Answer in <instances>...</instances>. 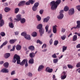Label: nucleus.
Returning a JSON list of instances; mask_svg holds the SVG:
<instances>
[{
    "label": "nucleus",
    "instance_id": "obj_47",
    "mask_svg": "<svg viewBox=\"0 0 80 80\" xmlns=\"http://www.w3.org/2000/svg\"><path fill=\"white\" fill-rule=\"evenodd\" d=\"M68 67L69 68H73V66H72V65H68Z\"/></svg>",
    "mask_w": 80,
    "mask_h": 80
},
{
    "label": "nucleus",
    "instance_id": "obj_6",
    "mask_svg": "<svg viewBox=\"0 0 80 80\" xmlns=\"http://www.w3.org/2000/svg\"><path fill=\"white\" fill-rule=\"evenodd\" d=\"M39 32L40 34L41 37H42V35L44 33V29L43 28H42V29H40L39 30Z\"/></svg>",
    "mask_w": 80,
    "mask_h": 80
},
{
    "label": "nucleus",
    "instance_id": "obj_42",
    "mask_svg": "<svg viewBox=\"0 0 80 80\" xmlns=\"http://www.w3.org/2000/svg\"><path fill=\"white\" fill-rule=\"evenodd\" d=\"M58 59L57 58V59H54L53 60V62L54 63H57V62H58Z\"/></svg>",
    "mask_w": 80,
    "mask_h": 80
},
{
    "label": "nucleus",
    "instance_id": "obj_59",
    "mask_svg": "<svg viewBox=\"0 0 80 80\" xmlns=\"http://www.w3.org/2000/svg\"><path fill=\"white\" fill-rule=\"evenodd\" d=\"M74 34L78 35L79 37H80V33H78L77 32H75L74 33Z\"/></svg>",
    "mask_w": 80,
    "mask_h": 80
},
{
    "label": "nucleus",
    "instance_id": "obj_12",
    "mask_svg": "<svg viewBox=\"0 0 80 80\" xmlns=\"http://www.w3.org/2000/svg\"><path fill=\"white\" fill-rule=\"evenodd\" d=\"M43 27V25L42 24H39L37 26V28L38 29H39L40 30V29H41L42 28H42Z\"/></svg>",
    "mask_w": 80,
    "mask_h": 80
},
{
    "label": "nucleus",
    "instance_id": "obj_17",
    "mask_svg": "<svg viewBox=\"0 0 80 80\" xmlns=\"http://www.w3.org/2000/svg\"><path fill=\"white\" fill-rule=\"evenodd\" d=\"M17 40V39H11L10 40L9 43H10L11 44H13Z\"/></svg>",
    "mask_w": 80,
    "mask_h": 80
},
{
    "label": "nucleus",
    "instance_id": "obj_23",
    "mask_svg": "<svg viewBox=\"0 0 80 80\" xmlns=\"http://www.w3.org/2000/svg\"><path fill=\"white\" fill-rule=\"evenodd\" d=\"M26 60V59H23V61L21 62V63L20 62V63L19 64L20 65H22V66H23L24 65V64L25 63V61Z\"/></svg>",
    "mask_w": 80,
    "mask_h": 80
},
{
    "label": "nucleus",
    "instance_id": "obj_2",
    "mask_svg": "<svg viewBox=\"0 0 80 80\" xmlns=\"http://www.w3.org/2000/svg\"><path fill=\"white\" fill-rule=\"evenodd\" d=\"M17 60V64H20V57L17 54H16L13 57L12 62L13 63H16Z\"/></svg>",
    "mask_w": 80,
    "mask_h": 80
},
{
    "label": "nucleus",
    "instance_id": "obj_16",
    "mask_svg": "<svg viewBox=\"0 0 80 80\" xmlns=\"http://www.w3.org/2000/svg\"><path fill=\"white\" fill-rule=\"evenodd\" d=\"M45 29L46 30V32H48V33H50L51 32V31L49 30L48 31V25L46 26Z\"/></svg>",
    "mask_w": 80,
    "mask_h": 80
},
{
    "label": "nucleus",
    "instance_id": "obj_7",
    "mask_svg": "<svg viewBox=\"0 0 80 80\" xmlns=\"http://www.w3.org/2000/svg\"><path fill=\"white\" fill-rule=\"evenodd\" d=\"M49 20H50V17L48 16L46 18H45L43 19V22L47 23Z\"/></svg>",
    "mask_w": 80,
    "mask_h": 80
},
{
    "label": "nucleus",
    "instance_id": "obj_36",
    "mask_svg": "<svg viewBox=\"0 0 80 80\" xmlns=\"http://www.w3.org/2000/svg\"><path fill=\"white\" fill-rule=\"evenodd\" d=\"M25 63H24L25 64V67H28V60H27L26 59Z\"/></svg>",
    "mask_w": 80,
    "mask_h": 80
},
{
    "label": "nucleus",
    "instance_id": "obj_21",
    "mask_svg": "<svg viewBox=\"0 0 80 80\" xmlns=\"http://www.w3.org/2000/svg\"><path fill=\"white\" fill-rule=\"evenodd\" d=\"M10 10H11L10 8L8 7H6L4 8V11L5 12H9V11H10Z\"/></svg>",
    "mask_w": 80,
    "mask_h": 80
},
{
    "label": "nucleus",
    "instance_id": "obj_5",
    "mask_svg": "<svg viewBox=\"0 0 80 80\" xmlns=\"http://www.w3.org/2000/svg\"><path fill=\"white\" fill-rule=\"evenodd\" d=\"M26 2L25 1H22L20 2L18 4V6H23L25 4Z\"/></svg>",
    "mask_w": 80,
    "mask_h": 80
},
{
    "label": "nucleus",
    "instance_id": "obj_44",
    "mask_svg": "<svg viewBox=\"0 0 80 80\" xmlns=\"http://www.w3.org/2000/svg\"><path fill=\"white\" fill-rule=\"evenodd\" d=\"M52 57L54 58H57V55H56V54L54 53V54L52 55Z\"/></svg>",
    "mask_w": 80,
    "mask_h": 80
},
{
    "label": "nucleus",
    "instance_id": "obj_43",
    "mask_svg": "<svg viewBox=\"0 0 80 80\" xmlns=\"http://www.w3.org/2000/svg\"><path fill=\"white\" fill-rule=\"evenodd\" d=\"M67 77V75H63L61 77V79L62 80H64V79H65Z\"/></svg>",
    "mask_w": 80,
    "mask_h": 80
},
{
    "label": "nucleus",
    "instance_id": "obj_24",
    "mask_svg": "<svg viewBox=\"0 0 80 80\" xmlns=\"http://www.w3.org/2000/svg\"><path fill=\"white\" fill-rule=\"evenodd\" d=\"M9 27L11 28H13L14 27V25L12 23L9 22Z\"/></svg>",
    "mask_w": 80,
    "mask_h": 80
},
{
    "label": "nucleus",
    "instance_id": "obj_3",
    "mask_svg": "<svg viewBox=\"0 0 80 80\" xmlns=\"http://www.w3.org/2000/svg\"><path fill=\"white\" fill-rule=\"evenodd\" d=\"M74 13H75L74 8H72L69 10L68 13L69 15H72L74 14Z\"/></svg>",
    "mask_w": 80,
    "mask_h": 80
},
{
    "label": "nucleus",
    "instance_id": "obj_9",
    "mask_svg": "<svg viewBox=\"0 0 80 80\" xmlns=\"http://www.w3.org/2000/svg\"><path fill=\"white\" fill-rule=\"evenodd\" d=\"M57 25H55L53 26V31L54 33H57Z\"/></svg>",
    "mask_w": 80,
    "mask_h": 80
},
{
    "label": "nucleus",
    "instance_id": "obj_15",
    "mask_svg": "<svg viewBox=\"0 0 80 80\" xmlns=\"http://www.w3.org/2000/svg\"><path fill=\"white\" fill-rule=\"evenodd\" d=\"M22 48V46L20 45H17L16 46V49L17 50H20Z\"/></svg>",
    "mask_w": 80,
    "mask_h": 80
},
{
    "label": "nucleus",
    "instance_id": "obj_60",
    "mask_svg": "<svg viewBox=\"0 0 80 80\" xmlns=\"http://www.w3.org/2000/svg\"><path fill=\"white\" fill-rule=\"evenodd\" d=\"M8 3L6 2V3L4 4V5L5 6V7H7L8 6Z\"/></svg>",
    "mask_w": 80,
    "mask_h": 80
},
{
    "label": "nucleus",
    "instance_id": "obj_41",
    "mask_svg": "<svg viewBox=\"0 0 80 80\" xmlns=\"http://www.w3.org/2000/svg\"><path fill=\"white\" fill-rule=\"evenodd\" d=\"M0 35L2 37H4L5 36V33L4 32H2L0 33Z\"/></svg>",
    "mask_w": 80,
    "mask_h": 80
},
{
    "label": "nucleus",
    "instance_id": "obj_34",
    "mask_svg": "<svg viewBox=\"0 0 80 80\" xmlns=\"http://www.w3.org/2000/svg\"><path fill=\"white\" fill-rule=\"evenodd\" d=\"M37 8H37V7H36L35 6H33L32 8V10L34 11H36L37 10Z\"/></svg>",
    "mask_w": 80,
    "mask_h": 80
},
{
    "label": "nucleus",
    "instance_id": "obj_45",
    "mask_svg": "<svg viewBox=\"0 0 80 80\" xmlns=\"http://www.w3.org/2000/svg\"><path fill=\"white\" fill-rule=\"evenodd\" d=\"M46 70H53V69H50V68L47 67L46 69Z\"/></svg>",
    "mask_w": 80,
    "mask_h": 80
},
{
    "label": "nucleus",
    "instance_id": "obj_56",
    "mask_svg": "<svg viewBox=\"0 0 80 80\" xmlns=\"http://www.w3.org/2000/svg\"><path fill=\"white\" fill-rule=\"evenodd\" d=\"M62 75L65 76L67 75V72H63L62 73Z\"/></svg>",
    "mask_w": 80,
    "mask_h": 80
},
{
    "label": "nucleus",
    "instance_id": "obj_27",
    "mask_svg": "<svg viewBox=\"0 0 80 80\" xmlns=\"http://www.w3.org/2000/svg\"><path fill=\"white\" fill-rule=\"evenodd\" d=\"M37 33L36 32H33L32 34V37H37Z\"/></svg>",
    "mask_w": 80,
    "mask_h": 80
},
{
    "label": "nucleus",
    "instance_id": "obj_50",
    "mask_svg": "<svg viewBox=\"0 0 80 80\" xmlns=\"http://www.w3.org/2000/svg\"><path fill=\"white\" fill-rule=\"evenodd\" d=\"M53 43V40H52V38H51L49 41V43L50 45H52Z\"/></svg>",
    "mask_w": 80,
    "mask_h": 80
},
{
    "label": "nucleus",
    "instance_id": "obj_39",
    "mask_svg": "<svg viewBox=\"0 0 80 80\" xmlns=\"http://www.w3.org/2000/svg\"><path fill=\"white\" fill-rule=\"evenodd\" d=\"M8 70H1V72H2V73H8Z\"/></svg>",
    "mask_w": 80,
    "mask_h": 80
},
{
    "label": "nucleus",
    "instance_id": "obj_8",
    "mask_svg": "<svg viewBox=\"0 0 80 80\" xmlns=\"http://www.w3.org/2000/svg\"><path fill=\"white\" fill-rule=\"evenodd\" d=\"M29 56L30 58H34V57L35 56V53L34 52H31L29 54Z\"/></svg>",
    "mask_w": 80,
    "mask_h": 80
},
{
    "label": "nucleus",
    "instance_id": "obj_35",
    "mask_svg": "<svg viewBox=\"0 0 80 80\" xmlns=\"http://www.w3.org/2000/svg\"><path fill=\"white\" fill-rule=\"evenodd\" d=\"M38 5H39V3L37 2L35 3L34 4V7H37L38 8Z\"/></svg>",
    "mask_w": 80,
    "mask_h": 80
},
{
    "label": "nucleus",
    "instance_id": "obj_31",
    "mask_svg": "<svg viewBox=\"0 0 80 80\" xmlns=\"http://www.w3.org/2000/svg\"><path fill=\"white\" fill-rule=\"evenodd\" d=\"M77 27L80 28V21H77Z\"/></svg>",
    "mask_w": 80,
    "mask_h": 80
},
{
    "label": "nucleus",
    "instance_id": "obj_28",
    "mask_svg": "<svg viewBox=\"0 0 80 80\" xmlns=\"http://www.w3.org/2000/svg\"><path fill=\"white\" fill-rule=\"evenodd\" d=\"M19 8H16L14 10V12L15 13H18V12H19Z\"/></svg>",
    "mask_w": 80,
    "mask_h": 80
},
{
    "label": "nucleus",
    "instance_id": "obj_25",
    "mask_svg": "<svg viewBox=\"0 0 80 80\" xmlns=\"http://www.w3.org/2000/svg\"><path fill=\"white\" fill-rule=\"evenodd\" d=\"M43 68H44V66H43V65H41L39 66L38 70H42Z\"/></svg>",
    "mask_w": 80,
    "mask_h": 80
},
{
    "label": "nucleus",
    "instance_id": "obj_51",
    "mask_svg": "<svg viewBox=\"0 0 80 80\" xmlns=\"http://www.w3.org/2000/svg\"><path fill=\"white\" fill-rule=\"evenodd\" d=\"M15 74V71H13L11 73V75H14Z\"/></svg>",
    "mask_w": 80,
    "mask_h": 80
},
{
    "label": "nucleus",
    "instance_id": "obj_48",
    "mask_svg": "<svg viewBox=\"0 0 80 80\" xmlns=\"http://www.w3.org/2000/svg\"><path fill=\"white\" fill-rule=\"evenodd\" d=\"M65 38H66V36H65L61 37V39H62V40H64Z\"/></svg>",
    "mask_w": 80,
    "mask_h": 80
},
{
    "label": "nucleus",
    "instance_id": "obj_26",
    "mask_svg": "<svg viewBox=\"0 0 80 80\" xmlns=\"http://www.w3.org/2000/svg\"><path fill=\"white\" fill-rule=\"evenodd\" d=\"M20 21L21 23H25V22H26V20L24 18L21 19Z\"/></svg>",
    "mask_w": 80,
    "mask_h": 80
},
{
    "label": "nucleus",
    "instance_id": "obj_53",
    "mask_svg": "<svg viewBox=\"0 0 80 80\" xmlns=\"http://www.w3.org/2000/svg\"><path fill=\"white\" fill-rule=\"evenodd\" d=\"M37 43H39L40 44H42V42L40 41V40H38L37 41Z\"/></svg>",
    "mask_w": 80,
    "mask_h": 80
},
{
    "label": "nucleus",
    "instance_id": "obj_62",
    "mask_svg": "<svg viewBox=\"0 0 80 80\" xmlns=\"http://www.w3.org/2000/svg\"><path fill=\"white\" fill-rule=\"evenodd\" d=\"M28 75L29 77H32V74L30 72H29L28 73Z\"/></svg>",
    "mask_w": 80,
    "mask_h": 80
},
{
    "label": "nucleus",
    "instance_id": "obj_1",
    "mask_svg": "<svg viewBox=\"0 0 80 80\" xmlns=\"http://www.w3.org/2000/svg\"><path fill=\"white\" fill-rule=\"evenodd\" d=\"M61 3V0H57L55 2V1H53L50 2L51 9L52 10H56L58 6Z\"/></svg>",
    "mask_w": 80,
    "mask_h": 80
},
{
    "label": "nucleus",
    "instance_id": "obj_57",
    "mask_svg": "<svg viewBox=\"0 0 80 80\" xmlns=\"http://www.w3.org/2000/svg\"><path fill=\"white\" fill-rule=\"evenodd\" d=\"M30 4V1L29 2H27L26 3V5H29Z\"/></svg>",
    "mask_w": 80,
    "mask_h": 80
},
{
    "label": "nucleus",
    "instance_id": "obj_49",
    "mask_svg": "<svg viewBox=\"0 0 80 80\" xmlns=\"http://www.w3.org/2000/svg\"><path fill=\"white\" fill-rule=\"evenodd\" d=\"M7 43H8V41H5L2 43V44L4 46H5V45H6Z\"/></svg>",
    "mask_w": 80,
    "mask_h": 80
},
{
    "label": "nucleus",
    "instance_id": "obj_52",
    "mask_svg": "<svg viewBox=\"0 0 80 80\" xmlns=\"http://www.w3.org/2000/svg\"><path fill=\"white\" fill-rule=\"evenodd\" d=\"M76 48H80V43L76 45Z\"/></svg>",
    "mask_w": 80,
    "mask_h": 80
},
{
    "label": "nucleus",
    "instance_id": "obj_64",
    "mask_svg": "<svg viewBox=\"0 0 80 80\" xmlns=\"http://www.w3.org/2000/svg\"><path fill=\"white\" fill-rule=\"evenodd\" d=\"M4 63V61H2L0 62V65H2Z\"/></svg>",
    "mask_w": 80,
    "mask_h": 80
},
{
    "label": "nucleus",
    "instance_id": "obj_18",
    "mask_svg": "<svg viewBox=\"0 0 80 80\" xmlns=\"http://www.w3.org/2000/svg\"><path fill=\"white\" fill-rule=\"evenodd\" d=\"M4 25V20L3 19L0 20V27H2Z\"/></svg>",
    "mask_w": 80,
    "mask_h": 80
},
{
    "label": "nucleus",
    "instance_id": "obj_58",
    "mask_svg": "<svg viewBox=\"0 0 80 80\" xmlns=\"http://www.w3.org/2000/svg\"><path fill=\"white\" fill-rule=\"evenodd\" d=\"M66 30L65 29L62 28V32H63V33H64V32H65Z\"/></svg>",
    "mask_w": 80,
    "mask_h": 80
},
{
    "label": "nucleus",
    "instance_id": "obj_11",
    "mask_svg": "<svg viewBox=\"0 0 80 80\" xmlns=\"http://www.w3.org/2000/svg\"><path fill=\"white\" fill-rule=\"evenodd\" d=\"M24 38L27 40H31V38H30V36L28 35H26L25 36Z\"/></svg>",
    "mask_w": 80,
    "mask_h": 80
},
{
    "label": "nucleus",
    "instance_id": "obj_32",
    "mask_svg": "<svg viewBox=\"0 0 80 80\" xmlns=\"http://www.w3.org/2000/svg\"><path fill=\"white\" fill-rule=\"evenodd\" d=\"M67 47L63 46L62 47V52H65V51L67 50Z\"/></svg>",
    "mask_w": 80,
    "mask_h": 80
},
{
    "label": "nucleus",
    "instance_id": "obj_22",
    "mask_svg": "<svg viewBox=\"0 0 80 80\" xmlns=\"http://www.w3.org/2000/svg\"><path fill=\"white\" fill-rule=\"evenodd\" d=\"M28 48L29 50H32V51H33L35 50V47L33 46H31L29 47Z\"/></svg>",
    "mask_w": 80,
    "mask_h": 80
},
{
    "label": "nucleus",
    "instance_id": "obj_13",
    "mask_svg": "<svg viewBox=\"0 0 80 80\" xmlns=\"http://www.w3.org/2000/svg\"><path fill=\"white\" fill-rule=\"evenodd\" d=\"M77 40V35H75L72 37V40L73 42H75Z\"/></svg>",
    "mask_w": 80,
    "mask_h": 80
},
{
    "label": "nucleus",
    "instance_id": "obj_55",
    "mask_svg": "<svg viewBox=\"0 0 80 80\" xmlns=\"http://www.w3.org/2000/svg\"><path fill=\"white\" fill-rule=\"evenodd\" d=\"M46 47H47V45L46 44H44L43 45L42 47V48H45Z\"/></svg>",
    "mask_w": 80,
    "mask_h": 80
},
{
    "label": "nucleus",
    "instance_id": "obj_61",
    "mask_svg": "<svg viewBox=\"0 0 80 80\" xmlns=\"http://www.w3.org/2000/svg\"><path fill=\"white\" fill-rule=\"evenodd\" d=\"M53 71L52 70H46V72H48L49 73H51Z\"/></svg>",
    "mask_w": 80,
    "mask_h": 80
},
{
    "label": "nucleus",
    "instance_id": "obj_40",
    "mask_svg": "<svg viewBox=\"0 0 80 80\" xmlns=\"http://www.w3.org/2000/svg\"><path fill=\"white\" fill-rule=\"evenodd\" d=\"M29 2H30L31 4H33V3H35V0H29Z\"/></svg>",
    "mask_w": 80,
    "mask_h": 80
},
{
    "label": "nucleus",
    "instance_id": "obj_37",
    "mask_svg": "<svg viewBox=\"0 0 80 80\" xmlns=\"http://www.w3.org/2000/svg\"><path fill=\"white\" fill-rule=\"evenodd\" d=\"M21 35L22 36H24L25 37V36L27 35V33L25 32H23L21 33Z\"/></svg>",
    "mask_w": 80,
    "mask_h": 80
},
{
    "label": "nucleus",
    "instance_id": "obj_20",
    "mask_svg": "<svg viewBox=\"0 0 80 80\" xmlns=\"http://www.w3.org/2000/svg\"><path fill=\"white\" fill-rule=\"evenodd\" d=\"M29 63H30V64H33V63H34V60L33 58H31L29 59L28 61Z\"/></svg>",
    "mask_w": 80,
    "mask_h": 80
},
{
    "label": "nucleus",
    "instance_id": "obj_10",
    "mask_svg": "<svg viewBox=\"0 0 80 80\" xmlns=\"http://www.w3.org/2000/svg\"><path fill=\"white\" fill-rule=\"evenodd\" d=\"M4 57L5 58H8L10 57V53H6L4 54Z\"/></svg>",
    "mask_w": 80,
    "mask_h": 80
},
{
    "label": "nucleus",
    "instance_id": "obj_30",
    "mask_svg": "<svg viewBox=\"0 0 80 80\" xmlns=\"http://www.w3.org/2000/svg\"><path fill=\"white\" fill-rule=\"evenodd\" d=\"M16 47V46L15 45H14L12 47V49H11L10 50V52H14L15 51V49Z\"/></svg>",
    "mask_w": 80,
    "mask_h": 80
},
{
    "label": "nucleus",
    "instance_id": "obj_63",
    "mask_svg": "<svg viewBox=\"0 0 80 80\" xmlns=\"http://www.w3.org/2000/svg\"><path fill=\"white\" fill-rule=\"evenodd\" d=\"M14 33H15V35H18V32H15Z\"/></svg>",
    "mask_w": 80,
    "mask_h": 80
},
{
    "label": "nucleus",
    "instance_id": "obj_33",
    "mask_svg": "<svg viewBox=\"0 0 80 80\" xmlns=\"http://www.w3.org/2000/svg\"><path fill=\"white\" fill-rule=\"evenodd\" d=\"M36 17L38 21H40V20H41V17H40V16L38 15H37L36 16Z\"/></svg>",
    "mask_w": 80,
    "mask_h": 80
},
{
    "label": "nucleus",
    "instance_id": "obj_46",
    "mask_svg": "<svg viewBox=\"0 0 80 80\" xmlns=\"http://www.w3.org/2000/svg\"><path fill=\"white\" fill-rule=\"evenodd\" d=\"M77 9L78 10V11H80V6L78 5L76 7Z\"/></svg>",
    "mask_w": 80,
    "mask_h": 80
},
{
    "label": "nucleus",
    "instance_id": "obj_38",
    "mask_svg": "<svg viewBox=\"0 0 80 80\" xmlns=\"http://www.w3.org/2000/svg\"><path fill=\"white\" fill-rule=\"evenodd\" d=\"M58 40H56L54 41V45L55 46H57L58 45Z\"/></svg>",
    "mask_w": 80,
    "mask_h": 80
},
{
    "label": "nucleus",
    "instance_id": "obj_54",
    "mask_svg": "<svg viewBox=\"0 0 80 80\" xmlns=\"http://www.w3.org/2000/svg\"><path fill=\"white\" fill-rule=\"evenodd\" d=\"M39 13L40 14H41V15H42V14L43 13V10L42 9L41 10L39 11Z\"/></svg>",
    "mask_w": 80,
    "mask_h": 80
},
{
    "label": "nucleus",
    "instance_id": "obj_29",
    "mask_svg": "<svg viewBox=\"0 0 80 80\" xmlns=\"http://www.w3.org/2000/svg\"><path fill=\"white\" fill-rule=\"evenodd\" d=\"M64 10L65 12H67L69 10V8L68 6H65L64 8Z\"/></svg>",
    "mask_w": 80,
    "mask_h": 80
},
{
    "label": "nucleus",
    "instance_id": "obj_14",
    "mask_svg": "<svg viewBox=\"0 0 80 80\" xmlns=\"http://www.w3.org/2000/svg\"><path fill=\"white\" fill-rule=\"evenodd\" d=\"M63 18V14L62 13H60V15L58 16V19H62Z\"/></svg>",
    "mask_w": 80,
    "mask_h": 80
},
{
    "label": "nucleus",
    "instance_id": "obj_4",
    "mask_svg": "<svg viewBox=\"0 0 80 80\" xmlns=\"http://www.w3.org/2000/svg\"><path fill=\"white\" fill-rule=\"evenodd\" d=\"M21 17V15H17L16 16V18H17V19L15 18H14V20H16V21H20V20H21V19H22V18Z\"/></svg>",
    "mask_w": 80,
    "mask_h": 80
},
{
    "label": "nucleus",
    "instance_id": "obj_19",
    "mask_svg": "<svg viewBox=\"0 0 80 80\" xmlns=\"http://www.w3.org/2000/svg\"><path fill=\"white\" fill-rule=\"evenodd\" d=\"M3 65L5 68H8L9 66V63L8 62H6L4 63Z\"/></svg>",
    "mask_w": 80,
    "mask_h": 80
}]
</instances>
